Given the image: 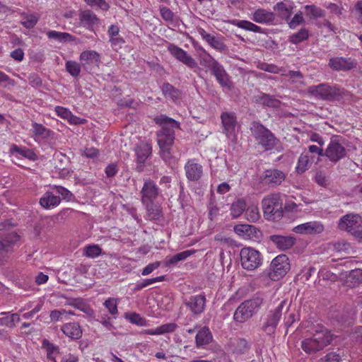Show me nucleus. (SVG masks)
Masks as SVG:
<instances>
[{
  "label": "nucleus",
  "mask_w": 362,
  "mask_h": 362,
  "mask_svg": "<svg viewBox=\"0 0 362 362\" xmlns=\"http://www.w3.org/2000/svg\"><path fill=\"white\" fill-rule=\"evenodd\" d=\"M154 121L160 126V129L156 132L160 156L165 162L170 161L173 158L172 148L175 139V129H180V123L165 115L155 117Z\"/></svg>",
  "instance_id": "1"
},
{
  "label": "nucleus",
  "mask_w": 362,
  "mask_h": 362,
  "mask_svg": "<svg viewBox=\"0 0 362 362\" xmlns=\"http://www.w3.org/2000/svg\"><path fill=\"white\" fill-rule=\"evenodd\" d=\"M308 91L313 97L326 101H339L346 93V90L339 86L327 83L311 86Z\"/></svg>",
  "instance_id": "2"
},
{
  "label": "nucleus",
  "mask_w": 362,
  "mask_h": 362,
  "mask_svg": "<svg viewBox=\"0 0 362 362\" xmlns=\"http://www.w3.org/2000/svg\"><path fill=\"white\" fill-rule=\"evenodd\" d=\"M250 130L255 140L265 151L276 149L279 145V140L261 123L253 122Z\"/></svg>",
  "instance_id": "3"
},
{
  "label": "nucleus",
  "mask_w": 362,
  "mask_h": 362,
  "mask_svg": "<svg viewBox=\"0 0 362 362\" xmlns=\"http://www.w3.org/2000/svg\"><path fill=\"white\" fill-rule=\"evenodd\" d=\"M332 336L327 329L322 327L316 330L312 337L307 338L301 342L302 349L307 354L315 353L323 349L330 344Z\"/></svg>",
  "instance_id": "4"
},
{
  "label": "nucleus",
  "mask_w": 362,
  "mask_h": 362,
  "mask_svg": "<svg viewBox=\"0 0 362 362\" xmlns=\"http://www.w3.org/2000/svg\"><path fill=\"white\" fill-rule=\"evenodd\" d=\"M262 205L264 216L267 220L276 221L283 216V202L280 194L267 195L262 199Z\"/></svg>",
  "instance_id": "5"
},
{
  "label": "nucleus",
  "mask_w": 362,
  "mask_h": 362,
  "mask_svg": "<svg viewBox=\"0 0 362 362\" xmlns=\"http://www.w3.org/2000/svg\"><path fill=\"white\" fill-rule=\"evenodd\" d=\"M262 303V299L259 296L244 301L236 309L233 315L234 320L238 322H245L258 310Z\"/></svg>",
  "instance_id": "6"
},
{
  "label": "nucleus",
  "mask_w": 362,
  "mask_h": 362,
  "mask_svg": "<svg viewBox=\"0 0 362 362\" xmlns=\"http://www.w3.org/2000/svg\"><path fill=\"white\" fill-rule=\"evenodd\" d=\"M240 262L243 269L253 271L262 264V255L252 247H243L240 250Z\"/></svg>",
  "instance_id": "7"
},
{
  "label": "nucleus",
  "mask_w": 362,
  "mask_h": 362,
  "mask_svg": "<svg viewBox=\"0 0 362 362\" xmlns=\"http://www.w3.org/2000/svg\"><path fill=\"white\" fill-rule=\"evenodd\" d=\"M274 279H283L291 269V263L286 255H279L274 257L267 269Z\"/></svg>",
  "instance_id": "8"
},
{
  "label": "nucleus",
  "mask_w": 362,
  "mask_h": 362,
  "mask_svg": "<svg viewBox=\"0 0 362 362\" xmlns=\"http://www.w3.org/2000/svg\"><path fill=\"white\" fill-rule=\"evenodd\" d=\"M362 225V217L356 214H347L342 216L338 224L340 230L348 231L360 238H362V230L359 228Z\"/></svg>",
  "instance_id": "9"
},
{
  "label": "nucleus",
  "mask_w": 362,
  "mask_h": 362,
  "mask_svg": "<svg viewBox=\"0 0 362 362\" xmlns=\"http://www.w3.org/2000/svg\"><path fill=\"white\" fill-rule=\"evenodd\" d=\"M286 176L282 170L271 168L265 170L259 175V181L263 185L274 187L280 185Z\"/></svg>",
  "instance_id": "10"
},
{
  "label": "nucleus",
  "mask_w": 362,
  "mask_h": 362,
  "mask_svg": "<svg viewBox=\"0 0 362 362\" xmlns=\"http://www.w3.org/2000/svg\"><path fill=\"white\" fill-rule=\"evenodd\" d=\"M168 51L170 54L179 62L183 63L190 69L197 67V63L194 58H192L188 53L181 47L175 45L173 43H168L167 47Z\"/></svg>",
  "instance_id": "11"
},
{
  "label": "nucleus",
  "mask_w": 362,
  "mask_h": 362,
  "mask_svg": "<svg viewBox=\"0 0 362 362\" xmlns=\"http://www.w3.org/2000/svg\"><path fill=\"white\" fill-rule=\"evenodd\" d=\"M142 204L154 202L160 194V189L156 182L151 179H146L140 192Z\"/></svg>",
  "instance_id": "12"
},
{
  "label": "nucleus",
  "mask_w": 362,
  "mask_h": 362,
  "mask_svg": "<svg viewBox=\"0 0 362 362\" xmlns=\"http://www.w3.org/2000/svg\"><path fill=\"white\" fill-rule=\"evenodd\" d=\"M223 133L228 138L235 135V127L238 124L236 115L233 112H223L221 115Z\"/></svg>",
  "instance_id": "13"
},
{
  "label": "nucleus",
  "mask_w": 362,
  "mask_h": 362,
  "mask_svg": "<svg viewBox=\"0 0 362 362\" xmlns=\"http://www.w3.org/2000/svg\"><path fill=\"white\" fill-rule=\"evenodd\" d=\"M19 238V235L15 232L8 233L5 238L0 237V262L12 252L13 245Z\"/></svg>",
  "instance_id": "14"
},
{
  "label": "nucleus",
  "mask_w": 362,
  "mask_h": 362,
  "mask_svg": "<svg viewBox=\"0 0 362 362\" xmlns=\"http://www.w3.org/2000/svg\"><path fill=\"white\" fill-rule=\"evenodd\" d=\"M346 155L345 148L337 140H331L325 150V156L332 162H337Z\"/></svg>",
  "instance_id": "15"
},
{
  "label": "nucleus",
  "mask_w": 362,
  "mask_h": 362,
  "mask_svg": "<svg viewBox=\"0 0 362 362\" xmlns=\"http://www.w3.org/2000/svg\"><path fill=\"white\" fill-rule=\"evenodd\" d=\"M184 168L186 177L190 181H198L203 174L202 165L195 158L189 159Z\"/></svg>",
  "instance_id": "16"
},
{
  "label": "nucleus",
  "mask_w": 362,
  "mask_h": 362,
  "mask_svg": "<svg viewBox=\"0 0 362 362\" xmlns=\"http://www.w3.org/2000/svg\"><path fill=\"white\" fill-rule=\"evenodd\" d=\"M325 230L324 226L320 221H310L298 225L293 231L296 233L313 235L320 234Z\"/></svg>",
  "instance_id": "17"
},
{
  "label": "nucleus",
  "mask_w": 362,
  "mask_h": 362,
  "mask_svg": "<svg viewBox=\"0 0 362 362\" xmlns=\"http://www.w3.org/2000/svg\"><path fill=\"white\" fill-rule=\"evenodd\" d=\"M185 303L193 313L199 314L205 308V296H188L185 298Z\"/></svg>",
  "instance_id": "18"
},
{
  "label": "nucleus",
  "mask_w": 362,
  "mask_h": 362,
  "mask_svg": "<svg viewBox=\"0 0 362 362\" xmlns=\"http://www.w3.org/2000/svg\"><path fill=\"white\" fill-rule=\"evenodd\" d=\"M199 33L211 47L223 51L226 48L223 42V37L221 35H214L207 33L204 29L201 28L199 30Z\"/></svg>",
  "instance_id": "19"
},
{
  "label": "nucleus",
  "mask_w": 362,
  "mask_h": 362,
  "mask_svg": "<svg viewBox=\"0 0 362 362\" xmlns=\"http://www.w3.org/2000/svg\"><path fill=\"white\" fill-rule=\"evenodd\" d=\"M213 334L209 328L204 326L198 330L195 336L196 347L197 349H204L213 341Z\"/></svg>",
  "instance_id": "20"
},
{
  "label": "nucleus",
  "mask_w": 362,
  "mask_h": 362,
  "mask_svg": "<svg viewBox=\"0 0 362 362\" xmlns=\"http://www.w3.org/2000/svg\"><path fill=\"white\" fill-rule=\"evenodd\" d=\"M251 19L260 24L272 25L275 20L273 12L264 8H258L252 13Z\"/></svg>",
  "instance_id": "21"
},
{
  "label": "nucleus",
  "mask_w": 362,
  "mask_h": 362,
  "mask_svg": "<svg viewBox=\"0 0 362 362\" xmlns=\"http://www.w3.org/2000/svg\"><path fill=\"white\" fill-rule=\"evenodd\" d=\"M234 232L245 240L258 237L259 230L254 226L249 224H238L234 226Z\"/></svg>",
  "instance_id": "22"
},
{
  "label": "nucleus",
  "mask_w": 362,
  "mask_h": 362,
  "mask_svg": "<svg viewBox=\"0 0 362 362\" xmlns=\"http://www.w3.org/2000/svg\"><path fill=\"white\" fill-rule=\"evenodd\" d=\"M355 63L349 58L333 57L329 61V66L335 71H348L355 67Z\"/></svg>",
  "instance_id": "23"
},
{
  "label": "nucleus",
  "mask_w": 362,
  "mask_h": 362,
  "mask_svg": "<svg viewBox=\"0 0 362 362\" xmlns=\"http://www.w3.org/2000/svg\"><path fill=\"white\" fill-rule=\"evenodd\" d=\"M31 126L33 138L35 141L47 139L54 134L50 129L45 127L42 124L33 122H32Z\"/></svg>",
  "instance_id": "24"
},
{
  "label": "nucleus",
  "mask_w": 362,
  "mask_h": 362,
  "mask_svg": "<svg viewBox=\"0 0 362 362\" xmlns=\"http://www.w3.org/2000/svg\"><path fill=\"white\" fill-rule=\"evenodd\" d=\"M211 71L222 87H225L228 89L231 88V82L229 76L221 64L218 63Z\"/></svg>",
  "instance_id": "25"
},
{
  "label": "nucleus",
  "mask_w": 362,
  "mask_h": 362,
  "mask_svg": "<svg viewBox=\"0 0 362 362\" xmlns=\"http://www.w3.org/2000/svg\"><path fill=\"white\" fill-rule=\"evenodd\" d=\"M293 8L294 5L293 2L290 1H283L277 3L274 6V10L277 13L279 17L288 21L292 15Z\"/></svg>",
  "instance_id": "26"
},
{
  "label": "nucleus",
  "mask_w": 362,
  "mask_h": 362,
  "mask_svg": "<svg viewBox=\"0 0 362 362\" xmlns=\"http://www.w3.org/2000/svg\"><path fill=\"white\" fill-rule=\"evenodd\" d=\"M281 317L278 312L270 311L263 325V330L268 334H274Z\"/></svg>",
  "instance_id": "27"
},
{
  "label": "nucleus",
  "mask_w": 362,
  "mask_h": 362,
  "mask_svg": "<svg viewBox=\"0 0 362 362\" xmlns=\"http://www.w3.org/2000/svg\"><path fill=\"white\" fill-rule=\"evenodd\" d=\"M145 206L146 210V219L149 221H158L163 217V209L158 204L152 202H148L143 204Z\"/></svg>",
  "instance_id": "28"
},
{
  "label": "nucleus",
  "mask_w": 362,
  "mask_h": 362,
  "mask_svg": "<svg viewBox=\"0 0 362 362\" xmlns=\"http://www.w3.org/2000/svg\"><path fill=\"white\" fill-rule=\"evenodd\" d=\"M279 279H274L269 275V272L265 269L257 279V285L262 288H278L276 281Z\"/></svg>",
  "instance_id": "29"
},
{
  "label": "nucleus",
  "mask_w": 362,
  "mask_h": 362,
  "mask_svg": "<svg viewBox=\"0 0 362 362\" xmlns=\"http://www.w3.org/2000/svg\"><path fill=\"white\" fill-rule=\"evenodd\" d=\"M269 239L280 250L290 249L295 244V239L290 236L273 235Z\"/></svg>",
  "instance_id": "30"
},
{
  "label": "nucleus",
  "mask_w": 362,
  "mask_h": 362,
  "mask_svg": "<svg viewBox=\"0 0 362 362\" xmlns=\"http://www.w3.org/2000/svg\"><path fill=\"white\" fill-rule=\"evenodd\" d=\"M79 59L84 67L91 64L98 66L100 62V56L95 50H86L81 53Z\"/></svg>",
  "instance_id": "31"
},
{
  "label": "nucleus",
  "mask_w": 362,
  "mask_h": 362,
  "mask_svg": "<svg viewBox=\"0 0 362 362\" xmlns=\"http://www.w3.org/2000/svg\"><path fill=\"white\" fill-rule=\"evenodd\" d=\"M195 48L199 53V59L201 65L209 68L211 71L214 67L218 64V62L202 47L199 46Z\"/></svg>",
  "instance_id": "32"
},
{
  "label": "nucleus",
  "mask_w": 362,
  "mask_h": 362,
  "mask_svg": "<svg viewBox=\"0 0 362 362\" xmlns=\"http://www.w3.org/2000/svg\"><path fill=\"white\" fill-rule=\"evenodd\" d=\"M61 330L62 332L71 339H78L82 337V329L77 322H68L64 324Z\"/></svg>",
  "instance_id": "33"
},
{
  "label": "nucleus",
  "mask_w": 362,
  "mask_h": 362,
  "mask_svg": "<svg viewBox=\"0 0 362 362\" xmlns=\"http://www.w3.org/2000/svg\"><path fill=\"white\" fill-rule=\"evenodd\" d=\"M135 152L137 162L140 164H144L149 156L151 155V145L148 142L142 141L136 146Z\"/></svg>",
  "instance_id": "34"
},
{
  "label": "nucleus",
  "mask_w": 362,
  "mask_h": 362,
  "mask_svg": "<svg viewBox=\"0 0 362 362\" xmlns=\"http://www.w3.org/2000/svg\"><path fill=\"white\" fill-rule=\"evenodd\" d=\"M161 90L165 98L170 100L175 103L180 102L182 93L172 84L169 83H164L161 87Z\"/></svg>",
  "instance_id": "35"
},
{
  "label": "nucleus",
  "mask_w": 362,
  "mask_h": 362,
  "mask_svg": "<svg viewBox=\"0 0 362 362\" xmlns=\"http://www.w3.org/2000/svg\"><path fill=\"white\" fill-rule=\"evenodd\" d=\"M315 160V156L308 155V153L303 152L298 158L296 167L298 173H303L308 170Z\"/></svg>",
  "instance_id": "36"
},
{
  "label": "nucleus",
  "mask_w": 362,
  "mask_h": 362,
  "mask_svg": "<svg viewBox=\"0 0 362 362\" xmlns=\"http://www.w3.org/2000/svg\"><path fill=\"white\" fill-rule=\"evenodd\" d=\"M177 327V324L170 322L157 327L156 329H144L140 334L160 335L173 332Z\"/></svg>",
  "instance_id": "37"
},
{
  "label": "nucleus",
  "mask_w": 362,
  "mask_h": 362,
  "mask_svg": "<svg viewBox=\"0 0 362 362\" xmlns=\"http://www.w3.org/2000/svg\"><path fill=\"white\" fill-rule=\"evenodd\" d=\"M60 202V197L55 196L51 192H45L40 199V205L46 209L55 208L59 205Z\"/></svg>",
  "instance_id": "38"
},
{
  "label": "nucleus",
  "mask_w": 362,
  "mask_h": 362,
  "mask_svg": "<svg viewBox=\"0 0 362 362\" xmlns=\"http://www.w3.org/2000/svg\"><path fill=\"white\" fill-rule=\"evenodd\" d=\"M79 19L82 25L88 28L97 25L99 21L96 15L90 10L81 11L79 13Z\"/></svg>",
  "instance_id": "39"
},
{
  "label": "nucleus",
  "mask_w": 362,
  "mask_h": 362,
  "mask_svg": "<svg viewBox=\"0 0 362 362\" xmlns=\"http://www.w3.org/2000/svg\"><path fill=\"white\" fill-rule=\"evenodd\" d=\"M230 23L239 28L243 29L247 31H250L257 33H264V30L256 24L245 20L234 19L230 21Z\"/></svg>",
  "instance_id": "40"
},
{
  "label": "nucleus",
  "mask_w": 362,
  "mask_h": 362,
  "mask_svg": "<svg viewBox=\"0 0 362 362\" xmlns=\"http://www.w3.org/2000/svg\"><path fill=\"white\" fill-rule=\"evenodd\" d=\"M48 39L54 40L60 43L74 42L75 37L69 33L59 32L57 30H49L46 33Z\"/></svg>",
  "instance_id": "41"
},
{
  "label": "nucleus",
  "mask_w": 362,
  "mask_h": 362,
  "mask_svg": "<svg viewBox=\"0 0 362 362\" xmlns=\"http://www.w3.org/2000/svg\"><path fill=\"white\" fill-rule=\"evenodd\" d=\"M255 102L269 107H279L281 102L273 95L261 93L255 96Z\"/></svg>",
  "instance_id": "42"
},
{
  "label": "nucleus",
  "mask_w": 362,
  "mask_h": 362,
  "mask_svg": "<svg viewBox=\"0 0 362 362\" xmlns=\"http://www.w3.org/2000/svg\"><path fill=\"white\" fill-rule=\"evenodd\" d=\"M42 349L46 351L47 359L52 362H57L56 356L59 353L58 346L50 342L48 339H44L42 341Z\"/></svg>",
  "instance_id": "43"
},
{
  "label": "nucleus",
  "mask_w": 362,
  "mask_h": 362,
  "mask_svg": "<svg viewBox=\"0 0 362 362\" xmlns=\"http://www.w3.org/2000/svg\"><path fill=\"white\" fill-rule=\"evenodd\" d=\"M196 252L195 250H187L183 252L175 254L168 259L164 262V264L165 267H170L171 265L176 264L178 262L183 261L187 258L189 257L191 255H194Z\"/></svg>",
  "instance_id": "44"
},
{
  "label": "nucleus",
  "mask_w": 362,
  "mask_h": 362,
  "mask_svg": "<svg viewBox=\"0 0 362 362\" xmlns=\"http://www.w3.org/2000/svg\"><path fill=\"white\" fill-rule=\"evenodd\" d=\"M305 15L310 19H317L325 16V11L316 5H305L303 7Z\"/></svg>",
  "instance_id": "45"
},
{
  "label": "nucleus",
  "mask_w": 362,
  "mask_h": 362,
  "mask_svg": "<svg viewBox=\"0 0 362 362\" xmlns=\"http://www.w3.org/2000/svg\"><path fill=\"white\" fill-rule=\"evenodd\" d=\"M10 152L11 154L18 153L30 160H35L36 157L35 153L32 150L25 146H19L16 144L11 146Z\"/></svg>",
  "instance_id": "46"
},
{
  "label": "nucleus",
  "mask_w": 362,
  "mask_h": 362,
  "mask_svg": "<svg viewBox=\"0 0 362 362\" xmlns=\"http://www.w3.org/2000/svg\"><path fill=\"white\" fill-rule=\"evenodd\" d=\"M316 269L311 266L304 267L300 272L295 277L293 287L296 289V286L298 284L299 280L308 281L310 277L315 272Z\"/></svg>",
  "instance_id": "47"
},
{
  "label": "nucleus",
  "mask_w": 362,
  "mask_h": 362,
  "mask_svg": "<svg viewBox=\"0 0 362 362\" xmlns=\"http://www.w3.org/2000/svg\"><path fill=\"white\" fill-rule=\"evenodd\" d=\"M246 209V202L244 199H238L233 202L230 207V214L237 218L240 216Z\"/></svg>",
  "instance_id": "48"
},
{
  "label": "nucleus",
  "mask_w": 362,
  "mask_h": 362,
  "mask_svg": "<svg viewBox=\"0 0 362 362\" xmlns=\"http://www.w3.org/2000/svg\"><path fill=\"white\" fill-rule=\"evenodd\" d=\"M39 18L35 14H22L21 24L26 28H33L38 22Z\"/></svg>",
  "instance_id": "49"
},
{
  "label": "nucleus",
  "mask_w": 362,
  "mask_h": 362,
  "mask_svg": "<svg viewBox=\"0 0 362 362\" xmlns=\"http://www.w3.org/2000/svg\"><path fill=\"white\" fill-rule=\"evenodd\" d=\"M309 37L308 29L301 28L298 32L291 35L289 37V42L293 44H298L304 40H306Z\"/></svg>",
  "instance_id": "50"
},
{
  "label": "nucleus",
  "mask_w": 362,
  "mask_h": 362,
  "mask_svg": "<svg viewBox=\"0 0 362 362\" xmlns=\"http://www.w3.org/2000/svg\"><path fill=\"white\" fill-rule=\"evenodd\" d=\"M67 72L73 77H78L81 73V65L76 61L69 60L65 64Z\"/></svg>",
  "instance_id": "51"
},
{
  "label": "nucleus",
  "mask_w": 362,
  "mask_h": 362,
  "mask_svg": "<svg viewBox=\"0 0 362 362\" xmlns=\"http://www.w3.org/2000/svg\"><path fill=\"white\" fill-rule=\"evenodd\" d=\"M245 216L250 222H256L260 217L258 207L255 205L249 206L245 209Z\"/></svg>",
  "instance_id": "52"
},
{
  "label": "nucleus",
  "mask_w": 362,
  "mask_h": 362,
  "mask_svg": "<svg viewBox=\"0 0 362 362\" xmlns=\"http://www.w3.org/2000/svg\"><path fill=\"white\" fill-rule=\"evenodd\" d=\"M102 254V249L98 245H89L84 247L85 256L90 258H96Z\"/></svg>",
  "instance_id": "53"
},
{
  "label": "nucleus",
  "mask_w": 362,
  "mask_h": 362,
  "mask_svg": "<svg viewBox=\"0 0 362 362\" xmlns=\"http://www.w3.org/2000/svg\"><path fill=\"white\" fill-rule=\"evenodd\" d=\"M257 67L263 70L264 71H267L272 74H282V72H285L286 70L284 67H279L278 66L273 64H268V63H260Z\"/></svg>",
  "instance_id": "54"
},
{
  "label": "nucleus",
  "mask_w": 362,
  "mask_h": 362,
  "mask_svg": "<svg viewBox=\"0 0 362 362\" xmlns=\"http://www.w3.org/2000/svg\"><path fill=\"white\" fill-rule=\"evenodd\" d=\"M53 189H54L57 192L62 196V199L66 202H70L74 198V194L68 189L62 186L54 185Z\"/></svg>",
  "instance_id": "55"
},
{
  "label": "nucleus",
  "mask_w": 362,
  "mask_h": 362,
  "mask_svg": "<svg viewBox=\"0 0 362 362\" xmlns=\"http://www.w3.org/2000/svg\"><path fill=\"white\" fill-rule=\"evenodd\" d=\"M305 21L303 18V13L302 11H298L296 13L293 17L291 19V21L288 22V25L290 28L295 29L298 25L303 23Z\"/></svg>",
  "instance_id": "56"
},
{
  "label": "nucleus",
  "mask_w": 362,
  "mask_h": 362,
  "mask_svg": "<svg viewBox=\"0 0 362 362\" xmlns=\"http://www.w3.org/2000/svg\"><path fill=\"white\" fill-rule=\"evenodd\" d=\"M90 6H97L103 11H107L110 8L108 3L105 0H84Z\"/></svg>",
  "instance_id": "57"
},
{
  "label": "nucleus",
  "mask_w": 362,
  "mask_h": 362,
  "mask_svg": "<svg viewBox=\"0 0 362 362\" xmlns=\"http://www.w3.org/2000/svg\"><path fill=\"white\" fill-rule=\"evenodd\" d=\"M127 318L131 323L139 326H145L146 325V320L135 313H130L127 316Z\"/></svg>",
  "instance_id": "58"
},
{
  "label": "nucleus",
  "mask_w": 362,
  "mask_h": 362,
  "mask_svg": "<svg viewBox=\"0 0 362 362\" xmlns=\"http://www.w3.org/2000/svg\"><path fill=\"white\" fill-rule=\"evenodd\" d=\"M164 279H165V276H158L156 278L146 279L144 281V282L136 284L134 290L135 291L140 290L142 288H144V287L149 286L152 284H154L156 282L162 281Z\"/></svg>",
  "instance_id": "59"
},
{
  "label": "nucleus",
  "mask_w": 362,
  "mask_h": 362,
  "mask_svg": "<svg viewBox=\"0 0 362 362\" xmlns=\"http://www.w3.org/2000/svg\"><path fill=\"white\" fill-rule=\"evenodd\" d=\"M248 349V344L245 339H239L237 340L236 346L233 351L237 354H242Z\"/></svg>",
  "instance_id": "60"
},
{
  "label": "nucleus",
  "mask_w": 362,
  "mask_h": 362,
  "mask_svg": "<svg viewBox=\"0 0 362 362\" xmlns=\"http://www.w3.org/2000/svg\"><path fill=\"white\" fill-rule=\"evenodd\" d=\"M104 305L111 315H115L117 313V306L115 298H108L105 300Z\"/></svg>",
  "instance_id": "61"
},
{
  "label": "nucleus",
  "mask_w": 362,
  "mask_h": 362,
  "mask_svg": "<svg viewBox=\"0 0 362 362\" xmlns=\"http://www.w3.org/2000/svg\"><path fill=\"white\" fill-rule=\"evenodd\" d=\"M304 153H308L313 154V156L317 155L318 156H325V153L323 148L321 146H317L316 145H310L308 146V149L303 151Z\"/></svg>",
  "instance_id": "62"
},
{
  "label": "nucleus",
  "mask_w": 362,
  "mask_h": 362,
  "mask_svg": "<svg viewBox=\"0 0 362 362\" xmlns=\"http://www.w3.org/2000/svg\"><path fill=\"white\" fill-rule=\"evenodd\" d=\"M340 356L334 352L327 354L323 358H321L318 362H340Z\"/></svg>",
  "instance_id": "63"
},
{
  "label": "nucleus",
  "mask_w": 362,
  "mask_h": 362,
  "mask_svg": "<svg viewBox=\"0 0 362 362\" xmlns=\"http://www.w3.org/2000/svg\"><path fill=\"white\" fill-rule=\"evenodd\" d=\"M54 111L57 116L64 119H67V118L71 116V111L64 107L56 106Z\"/></svg>",
  "instance_id": "64"
}]
</instances>
